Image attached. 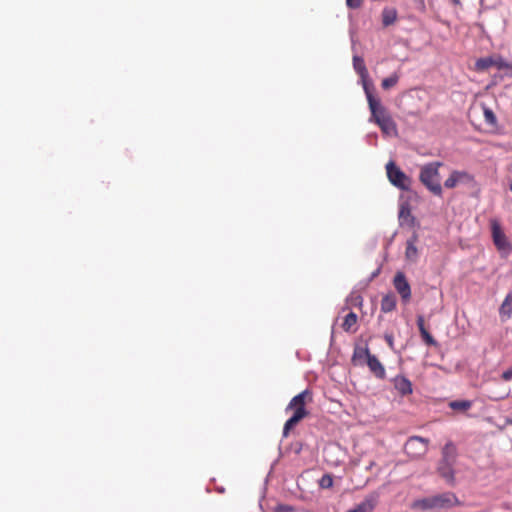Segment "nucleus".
I'll list each match as a JSON object with an SVG mask.
<instances>
[{"mask_svg":"<svg viewBox=\"0 0 512 512\" xmlns=\"http://www.w3.org/2000/svg\"><path fill=\"white\" fill-rule=\"evenodd\" d=\"M399 81V75L397 73L392 74L391 76L384 78L382 80L381 86L383 89L388 90L394 87Z\"/></svg>","mask_w":512,"mask_h":512,"instance_id":"26","label":"nucleus"},{"mask_svg":"<svg viewBox=\"0 0 512 512\" xmlns=\"http://www.w3.org/2000/svg\"><path fill=\"white\" fill-rule=\"evenodd\" d=\"M362 1L363 0H346V4L349 8L356 9L361 6Z\"/></svg>","mask_w":512,"mask_h":512,"instance_id":"30","label":"nucleus"},{"mask_svg":"<svg viewBox=\"0 0 512 512\" xmlns=\"http://www.w3.org/2000/svg\"><path fill=\"white\" fill-rule=\"evenodd\" d=\"M483 116L485 122L490 125L491 127H496L497 125V117L495 113L492 111V109L483 106Z\"/></svg>","mask_w":512,"mask_h":512,"instance_id":"25","label":"nucleus"},{"mask_svg":"<svg viewBox=\"0 0 512 512\" xmlns=\"http://www.w3.org/2000/svg\"><path fill=\"white\" fill-rule=\"evenodd\" d=\"M461 503L453 492H444L415 500L411 507L417 510H441L459 506Z\"/></svg>","mask_w":512,"mask_h":512,"instance_id":"2","label":"nucleus"},{"mask_svg":"<svg viewBox=\"0 0 512 512\" xmlns=\"http://www.w3.org/2000/svg\"><path fill=\"white\" fill-rule=\"evenodd\" d=\"M385 340L387 342V344L389 345L390 348H393L394 346V338H393V335L392 334H386L385 335Z\"/></svg>","mask_w":512,"mask_h":512,"instance_id":"32","label":"nucleus"},{"mask_svg":"<svg viewBox=\"0 0 512 512\" xmlns=\"http://www.w3.org/2000/svg\"><path fill=\"white\" fill-rule=\"evenodd\" d=\"M493 66L499 70H509L512 75V63L505 61L504 58L499 55L479 58L475 62V68L478 71H485Z\"/></svg>","mask_w":512,"mask_h":512,"instance_id":"8","label":"nucleus"},{"mask_svg":"<svg viewBox=\"0 0 512 512\" xmlns=\"http://www.w3.org/2000/svg\"><path fill=\"white\" fill-rule=\"evenodd\" d=\"M510 424H512V419L508 421Z\"/></svg>","mask_w":512,"mask_h":512,"instance_id":"35","label":"nucleus"},{"mask_svg":"<svg viewBox=\"0 0 512 512\" xmlns=\"http://www.w3.org/2000/svg\"><path fill=\"white\" fill-rule=\"evenodd\" d=\"M396 291L400 294L404 303H407L411 299V287L408 283L405 275L402 272H398L393 280Z\"/></svg>","mask_w":512,"mask_h":512,"instance_id":"9","label":"nucleus"},{"mask_svg":"<svg viewBox=\"0 0 512 512\" xmlns=\"http://www.w3.org/2000/svg\"><path fill=\"white\" fill-rule=\"evenodd\" d=\"M376 124L386 135H396L397 133V127L391 115L389 117H386V119L378 121Z\"/></svg>","mask_w":512,"mask_h":512,"instance_id":"17","label":"nucleus"},{"mask_svg":"<svg viewBox=\"0 0 512 512\" xmlns=\"http://www.w3.org/2000/svg\"><path fill=\"white\" fill-rule=\"evenodd\" d=\"M358 316L354 312L348 313L342 323V328L346 332L355 331L353 327L357 324Z\"/></svg>","mask_w":512,"mask_h":512,"instance_id":"22","label":"nucleus"},{"mask_svg":"<svg viewBox=\"0 0 512 512\" xmlns=\"http://www.w3.org/2000/svg\"><path fill=\"white\" fill-rule=\"evenodd\" d=\"M417 236L413 235L411 239L406 242L405 257L411 262H415L418 258V249L416 247Z\"/></svg>","mask_w":512,"mask_h":512,"instance_id":"16","label":"nucleus"},{"mask_svg":"<svg viewBox=\"0 0 512 512\" xmlns=\"http://www.w3.org/2000/svg\"><path fill=\"white\" fill-rule=\"evenodd\" d=\"M353 67H354L355 71L359 74V76L361 77L363 83L369 82L367 80L368 71L365 66L363 58H361L360 56H354L353 57Z\"/></svg>","mask_w":512,"mask_h":512,"instance_id":"19","label":"nucleus"},{"mask_svg":"<svg viewBox=\"0 0 512 512\" xmlns=\"http://www.w3.org/2000/svg\"><path fill=\"white\" fill-rule=\"evenodd\" d=\"M312 401V395L309 390H304L294 396L286 407V411L292 410L293 415L285 422L283 427V437L287 438L290 431L305 417L309 415L306 409L307 402Z\"/></svg>","mask_w":512,"mask_h":512,"instance_id":"1","label":"nucleus"},{"mask_svg":"<svg viewBox=\"0 0 512 512\" xmlns=\"http://www.w3.org/2000/svg\"><path fill=\"white\" fill-rule=\"evenodd\" d=\"M395 388L402 395H408L412 393V384L411 382L403 376H399L395 378Z\"/></svg>","mask_w":512,"mask_h":512,"instance_id":"18","label":"nucleus"},{"mask_svg":"<svg viewBox=\"0 0 512 512\" xmlns=\"http://www.w3.org/2000/svg\"><path fill=\"white\" fill-rule=\"evenodd\" d=\"M397 13L394 9H384L382 12V23L385 27L393 24L396 20Z\"/></svg>","mask_w":512,"mask_h":512,"instance_id":"24","label":"nucleus"},{"mask_svg":"<svg viewBox=\"0 0 512 512\" xmlns=\"http://www.w3.org/2000/svg\"><path fill=\"white\" fill-rule=\"evenodd\" d=\"M430 441L420 436H411L404 444V452L412 460L423 458L429 450Z\"/></svg>","mask_w":512,"mask_h":512,"instance_id":"5","label":"nucleus"},{"mask_svg":"<svg viewBox=\"0 0 512 512\" xmlns=\"http://www.w3.org/2000/svg\"><path fill=\"white\" fill-rule=\"evenodd\" d=\"M455 464L456 463L439 460L437 465V473L451 486L455 484Z\"/></svg>","mask_w":512,"mask_h":512,"instance_id":"10","label":"nucleus"},{"mask_svg":"<svg viewBox=\"0 0 512 512\" xmlns=\"http://www.w3.org/2000/svg\"><path fill=\"white\" fill-rule=\"evenodd\" d=\"M449 407L455 411L465 412L472 407L470 400H455L449 403Z\"/></svg>","mask_w":512,"mask_h":512,"instance_id":"23","label":"nucleus"},{"mask_svg":"<svg viewBox=\"0 0 512 512\" xmlns=\"http://www.w3.org/2000/svg\"><path fill=\"white\" fill-rule=\"evenodd\" d=\"M396 308V297L394 294L389 293L383 296L381 300V311L389 313Z\"/></svg>","mask_w":512,"mask_h":512,"instance_id":"20","label":"nucleus"},{"mask_svg":"<svg viewBox=\"0 0 512 512\" xmlns=\"http://www.w3.org/2000/svg\"><path fill=\"white\" fill-rule=\"evenodd\" d=\"M322 489H329L333 486V477L331 474H324L318 482Z\"/></svg>","mask_w":512,"mask_h":512,"instance_id":"27","label":"nucleus"},{"mask_svg":"<svg viewBox=\"0 0 512 512\" xmlns=\"http://www.w3.org/2000/svg\"><path fill=\"white\" fill-rule=\"evenodd\" d=\"M370 372L379 379L386 376L385 368L375 355H371L366 362Z\"/></svg>","mask_w":512,"mask_h":512,"instance_id":"12","label":"nucleus"},{"mask_svg":"<svg viewBox=\"0 0 512 512\" xmlns=\"http://www.w3.org/2000/svg\"><path fill=\"white\" fill-rule=\"evenodd\" d=\"M443 165L442 162H431L425 164L420 169L419 180L420 182L435 196L442 197L443 189L441 186V176L439 168Z\"/></svg>","mask_w":512,"mask_h":512,"instance_id":"3","label":"nucleus"},{"mask_svg":"<svg viewBox=\"0 0 512 512\" xmlns=\"http://www.w3.org/2000/svg\"><path fill=\"white\" fill-rule=\"evenodd\" d=\"M379 500V494L374 492L368 495L356 508L347 512H372Z\"/></svg>","mask_w":512,"mask_h":512,"instance_id":"11","label":"nucleus"},{"mask_svg":"<svg viewBox=\"0 0 512 512\" xmlns=\"http://www.w3.org/2000/svg\"><path fill=\"white\" fill-rule=\"evenodd\" d=\"M387 177L395 187L407 191L410 189L411 179L393 161L386 164Z\"/></svg>","mask_w":512,"mask_h":512,"instance_id":"6","label":"nucleus"},{"mask_svg":"<svg viewBox=\"0 0 512 512\" xmlns=\"http://www.w3.org/2000/svg\"><path fill=\"white\" fill-rule=\"evenodd\" d=\"M454 4L458 5L460 4V0H452Z\"/></svg>","mask_w":512,"mask_h":512,"instance_id":"33","label":"nucleus"},{"mask_svg":"<svg viewBox=\"0 0 512 512\" xmlns=\"http://www.w3.org/2000/svg\"><path fill=\"white\" fill-rule=\"evenodd\" d=\"M502 379L504 381H510L512 379V367L502 373Z\"/></svg>","mask_w":512,"mask_h":512,"instance_id":"31","label":"nucleus"},{"mask_svg":"<svg viewBox=\"0 0 512 512\" xmlns=\"http://www.w3.org/2000/svg\"><path fill=\"white\" fill-rule=\"evenodd\" d=\"M509 188H510V191L512 192V181L510 182Z\"/></svg>","mask_w":512,"mask_h":512,"instance_id":"34","label":"nucleus"},{"mask_svg":"<svg viewBox=\"0 0 512 512\" xmlns=\"http://www.w3.org/2000/svg\"><path fill=\"white\" fill-rule=\"evenodd\" d=\"M493 243L499 251L509 253L512 251V245L508 241L501 225L497 219L490 220Z\"/></svg>","mask_w":512,"mask_h":512,"instance_id":"7","label":"nucleus"},{"mask_svg":"<svg viewBox=\"0 0 512 512\" xmlns=\"http://www.w3.org/2000/svg\"><path fill=\"white\" fill-rule=\"evenodd\" d=\"M372 354L370 353L368 347H355L353 355H352V362L356 366H361L364 363L367 362L369 357Z\"/></svg>","mask_w":512,"mask_h":512,"instance_id":"14","label":"nucleus"},{"mask_svg":"<svg viewBox=\"0 0 512 512\" xmlns=\"http://www.w3.org/2000/svg\"><path fill=\"white\" fill-rule=\"evenodd\" d=\"M458 184H460L458 178L454 171L450 174V176L445 180L444 186L448 189L455 188Z\"/></svg>","mask_w":512,"mask_h":512,"instance_id":"29","label":"nucleus"},{"mask_svg":"<svg viewBox=\"0 0 512 512\" xmlns=\"http://www.w3.org/2000/svg\"><path fill=\"white\" fill-rule=\"evenodd\" d=\"M364 91L368 101L369 109L371 112V119L377 123L382 119H386L390 114L387 109L381 104V101L374 94V86L371 82H364Z\"/></svg>","mask_w":512,"mask_h":512,"instance_id":"4","label":"nucleus"},{"mask_svg":"<svg viewBox=\"0 0 512 512\" xmlns=\"http://www.w3.org/2000/svg\"><path fill=\"white\" fill-rule=\"evenodd\" d=\"M417 326L419 328L421 337L424 340V342L427 345L435 346L437 343H436L435 339L433 338V336L425 328V321H424V317L422 315H419L417 317Z\"/></svg>","mask_w":512,"mask_h":512,"instance_id":"15","label":"nucleus"},{"mask_svg":"<svg viewBox=\"0 0 512 512\" xmlns=\"http://www.w3.org/2000/svg\"><path fill=\"white\" fill-rule=\"evenodd\" d=\"M457 447L452 441H448L441 450L442 461L456 463Z\"/></svg>","mask_w":512,"mask_h":512,"instance_id":"13","label":"nucleus"},{"mask_svg":"<svg viewBox=\"0 0 512 512\" xmlns=\"http://www.w3.org/2000/svg\"><path fill=\"white\" fill-rule=\"evenodd\" d=\"M499 313L501 316L510 318L512 315V293L507 294L504 301L502 302Z\"/></svg>","mask_w":512,"mask_h":512,"instance_id":"21","label":"nucleus"},{"mask_svg":"<svg viewBox=\"0 0 512 512\" xmlns=\"http://www.w3.org/2000/svg\"><path fill=\"white\" fill-rule=\"evenodd\" d=\"M460 183H470L474 180L473 176L466 171L454 170Z\"/></svg>","mask_w":512,"mask_h":512,"instance_id":"28","label":"nucleus"}]
</instances>
